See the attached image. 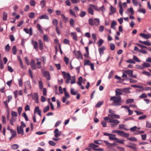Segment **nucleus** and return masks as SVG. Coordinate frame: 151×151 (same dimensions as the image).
<instances>
[{
  "instance_id": "obj_1",
  "label": "nucleus",
  "mask_w": 151,
  "mask_h": 151,
  "mask_svg": "<svg viewBox=\"0 0 151 151\" xmlns=\"http://www.w3.org/2000/svg\"><path fill=\"white\" fill-rule=\"evenodd\" d=\"M122 90L121 89H116L115 91L116 96H111L110 99V101H112V105L114 106H118L121 104V97L120 96L122 94Z\"/></svg>"
},
{
  "instance_id": "obj_2",
  "label": "nucleus",
  "mask_w": 151,
  "mask_h": 151,
  "mask_svg": "<svg viewBox=\"0 0 151 151\" xmlns=\"http://www.w3.org/2000/svg\"><path fill=\"white\" fill-rule=\"evenodd\" d=\"M104 119L105 120L108 121H107L108 122L111 123H112L110 124L111 127H114L116 126L120 123V122L119 120L111 119L108 117H104Z\"/></svg>"
},
{
  "instance_id": "obj_3",
  "label": "nucleus",
  "mask_w": 151,
  "mask_h": 151,
  "mask_svg": "<svg viewBox=\"0 0 151 151\" xmlns=\"http://www.w3.org/2000/svg\"><path fill=\"white\" fill-rule=\"evenodd\" d=\"M112 132L114 133H117L119 135L124 137H128L129 136V134L125 133L124 131H122L114 130L112 131Z\"/></svg>"
},
{
  "instance_id": "obj_4",
  "label": "nucleus",
  "mask_w": 151,
  "mask_h": 151,
  "mask_svg": "<svg viewBox=\"0 0 151 151\" xmlns=\"http://www.w3.org/2000/svg\"><path fill=\"white\" fill-rule=\"evenodd\" d=\"M62 75L64 78H66V83H69V81L71 79V76L70 74L68 73H66L65 71L62 72Z\"/></svg>"
},
{
  "instance_id": "obj_5",
  "label": "nucleus",
  "mask_w": 151,
  "mask_h": 151,
  "mask_svg": "<svg viewBox=\"0 0 151 151\" xmlns=\"http://www.w3.org/2000/svg\"><path fill=\"white\" fill-rule=\"evenodd\" d=\"M42 73L43 76L45 77L47 80H50L51 77L50 73L47 71H42Z\"/></svg>"
},
{
  "instance_id": "obj_6",
  "label": "nucleus",
  "mask_w": 151,
  "mask_h": 151,
  "mask_svg": "<svg viewBox=\"0 0 151 151\" xmlns=\"http://www.w3.org/2000/svg\"><path fill=\"white\" fill-rule=\"evenodd\" d=\"M32 98L33 100H34L35 102L38 103L39 102V97L38 94L37 93H34L32 96Z\"/></svg>"
},
{
  "instance_id": "obj_7",
  "label": "nucleus",
  "mask_w": 151,
  "mask_h": 151,
  "mask_svg": "<svg viewBox=\"0 0 151 151\" xmlns=\"http://www.w3.org/2000/svg\"><path fill=\"white\" fill-rule=\"evenodd\" d=\"M139 35L143 38L147 39L150 38L151 37V34H145L141 33Z\"/></svg>"
},
{
  "instance_id": "obj_8",
  "label": "nucleus",
  "mask_w": 151,
  "mask_h": 151,
  "mask_svg": "<svg viewBox=\"0 0 151 151\" xmlns=\"http://www.w3.org/2000/svg\"><path fill=\"white\" fill-rule=\"evenodd\" d=\"M8 100L7 101H6L4 102V105L6 107V108L8 109V106L7 104V102L9 103L12 99V96H7Z\"/></svg>"
},
{
  "instance_id": "obj_9",
  "label": "nucleus",
  "mask_w": 151,
  "mask_h": 151,
  "mask_svg": "<svg viewBox=\"0 0 151 151\" xmlns=\"http://www.w3.org/2000/svg\"><path fill=\"white\" fill-rule=\"evenodd\" d=\"M54 133H55V137H57L60 135L61 131H59L58 129H56L54 131Z\"/></svg>"
},
{
  "instance_id": "obj_10",
  "label": "nucleus",
  "mask_w": 151,
  "mask_h": 151,
  "mask_svg": "<svg viewBox=\"0 0 151 151\" xmlns=\"http://www.w3.org/2000/svg\"><path fill=\"white\" fill-rule=\"evenodd\" d=\"M129 144H131L130 145H126V146L127 147H129L131 148L133 150H136V145L135 144H133L131 142L129 143Z\"/></svg>"
},
{
  "instance_id": "obj_11",
  "label": "nucleus",
  "mask_w": 151,
  "mask_h": 151,
  "mask_svg": "<svg viewBox=\"0 0 151 151\" xmlns=\"http://www.w3.org/2000/svg\"><path fill=\"white\" fill-rule=\"evenodd\" d=\"M24 88L27 89L31 88V86L29 81H27L25 82Z\"/></svg>"
},
{
  "instance_id": "obj_12",
  "label": "nucleus",
  "mask_w": 151,
  "mask_h": 151,
  "mask_svg": "<svg viewBox=\"0 0 151 151\" xmlns=\"http://www.w3.org/2000/svg\"><path fill=\"white\" fill-rule=\"evenodd\" d=\"M75 54L76 55L78 59H83L82 55L81 52L80 51H77L76 53H75Z\"/></svg>"
},
{
  "instance_id": "obj_13",
  "label": "nucleus",
  "mask_w": 151,
  "mask_h": 151,
  "mask_svg": "<svg viewBox=\"0 0 151 151\" xmlns=\"http://www.w3.org/2000/svg\"><path fill=\"white\" fill-rule=\"evenodd\" d=\"M109 118L111 117V119H113V118H116V119H119V118L120 116L119 115H116V114H108V116Z\"/></svg>"
},
{
  "instance_id": "obj_14",
  "label": "nucleus",
  "mask_w": 151,
  "mask_h": 151,
  "mask_svg": "<svg viewBox=\"0 0 151 151\" xmlns=\"http://www.w3.org/2000/svg\"><path fill=\"white\" fill-rule=\"evenodd\" d=\"M24 31L26 32V33L29 34L30 36H31L32 34V30L31 28H30L29 29V32L27 28H24Z\"/></svg>"
},
{
  "instance_id": "obj_15",
  "label": "nucleus",
  "mask_w": 151,
  "mask_h": 151,
  "mask_svg": "<svg viewBox=\"0 0 151 151\" xmlns=\"http://www.w3.org/2000/svg\"><path fill=\"white\" fill-rule=\"evenodd\" d=\"M38 19H45L48 20L49 17L46 14H44L38 17Z\"/></svg>"
},
{
  "instance_id": "obj_16",
  "label": "nucleus",
  "mask_w": 151,
  "mask_h": 151,
  "mask_svg": "<svg viewBox=\"0 0 151 151\" xmlns=\"http://www.w3.org/2000/svg\"><path fill=\"white\" fill-rule=\"evenodd\" d=\"M39 43V46L40 49L42 50L43 49V45L42 41L41 40H38Z\"/></svg>"
},
{
  "instance_id": "obj_17",
  "label": "nucleus",
  "mask_w": 151,
  "mask_h": 151,
  "mask_svg": "<svg viewBox=\"0 0 151 151\" xmlns=\"http://www.w3.org/2000/svg\"><path fill=\"white\" fill-rule=\"evenodd\" d=\"M92 7L90 6V5H89V7L88 9V13L90 14L93 15L94 14V12L93 11V10L92 9Z\"/></svg>"
},
{
  "instance_id": "obj_18",
  "label": "nucleus",
  "mask_w": 151,
  "mask_h": 151,
  "mask_svg": "<svg viewBox=\"0 0 151 151\" xmlns=\"http://www.w3.org/2000/svg\"><path fill=\"white\" fill-rule=\"evenodd\" d=\"M32 44L33 45L34 48L36 50H38V44L36 41H33L32 40Z\"/></svg>"
},
{
  "instance_id": "obj_19",
  "label": "nucleus",
  "mask_w": 151,
  "mask_h": 151,
  "mask_svg": "<svg viewBox=\"0 0 151 151\" xmlns=\"http://www.w3.org/2000/svg\"><path fill=\"white\" fill-rule=\"evenodd\" d=\"M71 35L73 38L76 41H77L78 40L77 39V36L76 34V33L75 32H71Z\"/></svg>"
},
{
  "instance_id": "obj_20",
  "label": "nucleus",
  "mask_w": 151,
  "mask_h": 151,
  "mask_svg": "<svg viewBox=\"0 0 151 151\" xmlns=\"http://www.w3.org/2000/svg\"><path fill=\"white\" fill-rule=\"evenodd\" d=\"M124 73L126 74L129 75V77H130L131 76H132L133 71L132 70H127L125 71Z\"/></svg>"
},
{
  "instance_id": "obj_21",
  "label": "nucleus",
  "mask_w": 151,
  "mask_h": 151,
  "mask_svg": "<svg viewBox=\"0 0 151 151\" xmlns=\"http://www.w3.org/2000/svg\"><path fill=\"white\" fill-rule=\"evenodd\" d=\"M105 48L104 46H102L101 47L99 48V52L100 55L104 54V51L105 50Z\"/></svg>"
},
{
  "instance_id": "obj_22",
  "label": "nucleus",
  "mask_w": 151,
  "mask_h": 151,
  "mask_svg": "<svg viewBox=\"0 0 151 151\" xmlns=\"http://www.w3.org/2000/svg\"><path fill=\"white\" fill-rule=\"evenodd\" d=\"M89 146L90 147L93 148V150H94L95 149H96V148L99 147L98 145H95L93 143H91L89 145Z\"/></svg>"
},
{
  "instance_id": "obj_23",
  "label": "nucleus",
  "mask_w": 151,
  "mask_h": 151,
  "mask_svg": "<svg viewBox=\"0 0 151 151\" xmlns=\"http://www.w3.org/2000/svg\"><path fill=\"white\" fill-rule=\"evenodd\" d=\"M110 10L111 13H109V15H111L112 14L116 12V9L112 6H110Z\"/></svg>"
},
{
  "instance_id": "obj_24",
  "label": "nucleus",
  "mask_w": 151,
  "mask_h": 151,
  "mask_svg": "<svg viewBox=\"0 0 151 151\" xmlns=\"http://www.w3.org/2000/svg\"><path fill=\"white\" fill-rule=\"evenodd\" d=\"M119 13H120V14L122 16L123 13V9L121 2L119 3Z\"/></svg>"
},
{
  "instance_id": "obj_25",
  "label": "nucleus",
  "mask_w": 151,
  "mask_h": 151,
  "mask_svg": "<svg viewBox=\"0 0 151 151\" xmlns=\"http://www.w3.org/2000/svg\"><path fill=\"white\" fill-rule=\"evenodd\" d=\"M99 19L97 18L94 19V25L97 26L99 25Z\"/></svg>"
},
{
  "instance_id": "obj_26",
  "label": "nucleus",
  "mask_w": 151,
  "mask_h": 151,
  "mask_svg": "<svg viewBox=\"0 0 151 151\" xmlns=\"http://www.w3.org/2000/svg\"><path fill=\"white\" fill-rule=\"evenodd\" d=\"M37 27L40 33L42 34L43 31L41 28L40 25L39 24H37Z\"/></svg>"
},
{
  "instance_id": "obj_27",
  "label": "nucleus",
  "mask_w": 151,
  "mask_h": 151,
  "mask_svg": "<svg viewBox=\"0 0 151 151\" xmlns=\"http://www.w3.org/2000/svg\"><path fill=\"white\" fill-rule=\"evenodd\" d=\"M116 21H112L111 24V27L114 29H115V27L116 25Z\"/></svg>"
},
{
  "instance_id": "obj_28",
  "label": "nucleus",
  "mask_w": 151,
  "mask_h": 151,
  "mask_svg": "<svg viewBox=\"0 0 151 151\" xmlns=\"http://www.w3.org/2000/svg\"><path fill=\"white\" fill-rule=\"evenodd\" d=\"M139 42L142 44L144 45H146L147 46H150L151 45V44L149 42H147L146 41L143 42V41H142L141 40H139Z\"/></svg>"
},
{
  "instance_id": "obj_29",
  "label": "nucleus",
  "mask_w": 151,
  "mask_h": 151,
  "mask_svg": "<svg viewBox=\"0 0 151 151\" xmlns=\"http://www.w3.org/2000/svg\"><path fill=\"white\" fill-rule=\"evenodd\" d=\"M83 81V78L81 76L79 77L78 78V81L77 82V84L79 86H81V83Z\"/></svg>"
},
{
  "instance_id": "obj_30",
  "label": "nucleus",
  "mask_w": 151,
  "mask_h": 151,
  "mask_svg": "<svg viewBox=\"0 0 151 151\" xmlns=\"http://www.w3.org/2000/svg\"><path fill=\"white\" fill-rule=\"evenodd\" d=\"M86 14V12L85 11H81L79 14V16L81 17H84Z\"/></svg>"
},
{
  "instance_id": "obj_31",
  "label": "nucleus",
  "mask_w": 151,
  "mask_h": 151,
  "mask_svg": "<svg viewBox=\"0 0 151 151\" xmlns=\"http://www.w3.org/2000/svg\"><path fill=\"white\" fill-rule=\"evenodd\" d=\"M75 21L72 18H71L69 21V24L72 27H73L74 25Z\"/></svg>"
},
{
  "instance_id": "obj_32",
  "label": "nucleus",
  "mask_w": 151,
  "mask_h": 151,
  "mask_svg": "<svg viewBox=\"0 0 151 151\" xmlns=\"http://www.w3.org/2000/svg\"><path fill=\"white\" fill-rule=\"evenodd\" d=\"M10 132L12 134V137H13L14 138L15 137H16L17 134L16 133V132L15 131L13 130L12 129L10 130Z\"/></svg>"
},
{
  "instance_id": "obj_33",
  "label": "nucleus",
  "mask_w": 151,
  "mask_h": 151,
  "mask_svg": "<svg viewBox=\"0 0 151 151\" xmlns=\"http://www.w3.org/2000/svg\"><path fill=\"white\" fill-rule=\"evenodd\" d=\"M35 13L34 12H31L30 13L28 14V17L30 18H33L35 16Z\"/></svg>"
},
{
  "instance_id": "obj_34",
  "label": "nucleus",
  "mask_w": 151,
  "mask_h": 151,
  "mask_svg": "<svg viewBox=\"0 0 151 151\" xmlns=\"http://www.w3.org/2000/svg\"><path fill=\"white\" fill-rule=\"evenodd\" d=\"M7 14L5 12H4L3 14V19L4 21L7 19Z\"/></svg>"
},
{
  "instance_id": "obj_35",
  "label": "nucleus",
  "mask_w": 151,
  "mask_h": 151,
  "mask_svg": "<svg viewBox=\"0 0 151 151\" xmlns=\"http://www.w3.org/2000/svg\"><path fill=\"white\" fill-rule=\"evenodd\" d=\"M78 93L77 91H75L74 89L72 88L70 89V93L73 95H76Z\"/></svg>"
},
{
  "instance_id": "obj_36",
  "label": "nucleus",
  "mask_w": 151,
  "mask_h": 151,
  "mask_svg": "<svg viewBox=\"0 0 151 151\" xmlns=\"http://www.w3.org/2000/svg\"><path fill=\"white\" fill-rule=\"evenodd\" d=\"M142 65L144 67V68L145 67L147 68L150 67V64L146 62H144Z\"/></svg>"
},
{
  "instance_id": "obj_37",
  "label": "nucleus",
  "mask_w": 151,
  "mask_h": 151,
  "mask_svg": "<svg viewBox=\"0 0 151 151\" xmlns=\"http://www.w3.org/2000/svg\"><path fill=\"white\" fill-rule=\"evenodd\" d=\"M19 147V146L17 144H14L11 146V148L13 150H15L17 149Z\"/></svg>"
},
{
  "instance_id": "obj_38",
  "label": "nucleus",
  "mask_w": 151,
  "mask_h": 151,
  "mask_svg": "<svg viewBox=\"0 0 151 151\" xmlns=\"http://www.w3.org/2000/svg\"><path fill=\"white\" fill-rule=\"evenodd\" d=\"M104 42V40L101 39H99L97 44L99 47H100L102 45V44Z\"/></svg>"
},
{
  "instance_id": "obj_39",
  "label": "nucleus",
  "mask_w": 151,
  "mask_h": 151,
  "mask_svg": "<svg viewBox=\"0 0 151 151\" xmlns=\"http://www.w3.org/2000/svg\"><path fill=\"white\" fill-rule=\"evenodd\" d=\"M40 5L42 8H43L45 5V0H42L40 2Z\"/></svg>"
},
{
  "instance_id": "obj_40",
  "label": "nucleus",
  "mask_w": 151,
  "mask_h": 151,
  "mask_svg": "<svg viewBox=\"0 0 151 151\" xmlns=\"http://www.w3.org/2000/svg\"><path fill=\"white\" fill-rule=\"evenodd\" d=\"M12 51L13 54L15 55L17 53V49L16 46H14L12 48Z\"/></svg>"
},
{
  "instance_id": "obj_41",
  "label": "nucleus",
  "mask_w": 151,
  "mask_h": 151,
  "mask_svg": "<svg viewBox=\"0 0 151 151\" xmlns=\"http://www.w3.org/2000/svg\"><path fill=\"white\" fill-rule=\"evenodd\" d=\"M88 22L90 25L91 26H93L94 25V20H93L92 18H90L89 19Z\"/></svg>"
},
{
  "instance_id": "obj_42",
  "label": "nucleus",
  "mask_w": 151,
  "mask_h": 151,
  "mask_svg": "<svg viewBox=\"0 0 151 151\" xmlns=\"http://www.w3.org/2000/svg\"><path fill=\"white\" fill-rule=\"evenodd\" d=\"M21 133L22 135H24V130L22 126L19 127V134Z\"/></svg>"
},
{
  "instance_id": "obj_43",
  "label": "nucleus",
  "mask_w": 151,
  "mask_h": 151,
  "mask_svg": "<svg viewBox=\"0 0 151 151\" xmlns=\"http://www.w3.org/2000/svg\"><path fill=\"white\" fill-rule=\"evenodd\" d=\"M58 21L56 19H54L52 21V24L55 26H57L58 24Z\"/></svg>"
},
{
  "instance_id": "obj_44",
  "label": "nucleus",
  "mask_w": 151,
  "mask_h": 151,
  "mask_svg": "<svg viewBox=\"0 0 151 151\" xmlns=\"http://www.w3.org/2000/svg\"><path fill=\"white\" fill-rule=\"evenodd\" d=\"M110 50H114L115 49V45L113 43H111L110 45Z\"/></svg>"
},
{
  "instance_id": "obj_45",
  "label": "nucleus",
  "mask_w": 151,
  "mask_h": 151,
  "mask_svg": "<svg viewBox=\"0 0 151 151\" xmlns=\"http://www.w3.org/2000/svg\"><path fill=\"white\" fill-rule=\"evenodd\" d=\"M43 40L44 41L48 42H49V39L47 36V35H43Z\"/></svg>"
},
{
  "instance_id": "obj_46",
  "label": "nucleus",
  "mask_w": 151,
  "mask_h": 151,
  "mask_svg": "<svg viewBox=\"0 0 151 151\" xmlns=\"http://www.w3.org/2000/svg\"><path fill=\"white\" fill-rule=\"evenodd\" d=\"M104 103V102L102 101H100L99 102H98L97 103L96 105L95 106V107H99L101 105H102Z\"/></svg>"
},
{
  "instance_id": "obj_47",
  "label": "nucleus",
  "mask_w": 151,
  "mask_h": 151,
  "mask_svg": "<svg viewBox=\"0 0 151 151\" xmlns=\"http://www.w3.org/2000/svg\"><path fill=\"white\" fill-rule=\"evenodd\" d=\"M127 139L131 141H136L137 140V139L134 137H133L131 138H127Z\"/></svg>"
},
{
  "instance_id": "obj_48",
  "label": "nucleus",
  "mask_w": 151,
  "mask_h": 151,
  "mask_svg": "<svg viewBox=\"0 0 151 151\" xmlns=\"http://www.w3.org/2000/svg\"><path fill=\"white\" fill-rule=\"evenodd\" d=\"M50 109L49 106L48 105L45 107L43 109V111L44 113H46Z\"/></svg>"
},
{
  "instance_id": "obj_49",
  "label": "nucleus",
  "mask_w": 151,
  "mask_h": 151,
  "mask_svg": "<svg viewBox=\"0 0 151 151\" xmlns=\"http://www.w3.org/2000/svg\"><path fill=\"white\" fill-rule=\"evenodd\" d=\"M115 136H110L109 137V138L110 140H118V139L117 138L114 137Z\"/></svg>"
},
{
  "instance_id": "obj_50",
  "label": "nucleus",
  "mask_w": 151,
  "mask_h": 151,
  "mask_svg": "<svg viewBox=\"0 0 151 151\" xmlns=\"http://www.w3.org/2000/svg\"><path fill=\"white\" fill-rule=\"evenodd\" d=\"M69 12L70 14L73 16L74 17H77L76 15L75 14L74 12L71 9H70L69 10Z\"/></svg>"
},
{
  "instance_id": "obj_51",
  "label": "nucleus",
  "mask_w": 151,
  "mask_h": 151,
  "mask_svg": "<svg viewBox=\"0 0 151 151\" xmlns=\"http://www.w3.org/2000/svg\"><path fill=\"white\" fill-rule=\"evenodd\" d=\"M129 12H130L131 15H133L134 14V11L132 8L131 7L129 9H128L127 10Z\"/></svg>"
},
{
  "instance_id": "obj_52",
  "label": "nucleus",
  "mask_w": 151,
  "mask_h": 151,
  "mask_svg": "<svg viewBox=\"0 0 151 151\" xmlns=\"http://www.w3.org/2000/svg\"><path fill=\"white\" fill-rule=\"evenodd\" d=\"M94 143L99 145H101L102 143V142L101 140H95L94 141Z\"/></svg>"
},
{
  "instance_id": "obj_53",
  "label": "nucleus",
  "mask_w": 151,
  "mask_h": 151,
  "mask_svg": "<svg viewBox=\"0 0 151 151\" xmlns=\"http://www.w3.org/2000/svg\"><path fill=\"white\" fill-rule=\"evenodd\" d=\"M11 115L12 118H13V117L17 116V112L15 111H12L11 112Z\"/></svg>"
},
{
  "instance_id": "obj_54",
  "label": "nucleus",
  "mask_w": 151,
  "mask_h": 151,
  "mask_svg": "<svg viewBox=\"0 0 151 151\" xmlns=\"http://www.w3.org/2000/svg\"><path fill=\"white\" fill-rule=\"evenodd\" d=\"M19 63L20 64L22 68L24 69H25L26 68V66L23 65L22 61L20 58H19Z\"/></svg>"
},
{
  "instance_id": "obj_55",
  "label": "nucleus",
  "mask_w": 151,
  "mask_h": 151,
  "mask_svg": "<svg viewBox=\"0 0 151 151\" xmlns=\"http://www.w3.org/2000/svg\"><path fill=\"white\" fill-rule=\"evenodd\" d=\"M90 6L92 7L93 8H94L95 10L98 11H99L100 10L98 9L97 6H95L93 4H90Z\"/></svg>"
},
{
  "instance_id": "obj_56",
  "label": "nucleus",
  "mask_w": 151,
  "mask_h": 151,
  "mask_svg": "<svg viewBox=\"0 0 151 151\" xmlns=\"http://www.w3.org/2000/svg\"><path fill=\"white\" fill-rule=\"evenodd\" d=\"M122 91L124 92H125L126 93H130L129 91V89L128 88H125L123 89H122Z\"/></svg>"
},
{
  "instance_id": "obj_57",
  "label": "nucleus",
  "mask_w": 151,
  "mask_h": 151,
  "mask_svg": "<svg viewBox=\"0 0 151 151\" xmlns=\"http://www.w3.org/2000/svg\"><path fill=\"white\" fill-rule=\"evenodd\" d=\"M125 125L123 124H120L119 125V128L120 129H123L124 130H127V129L125 128Z\"/></svg>"
},
{
  "instance_id": "obj_58",
  "label": "nucleus",
  "mask_w": 151,
  "mask_h": 151,
  "mask_svg": "<svg viewBox=\"0 0 151 151\" xmlns=\"http://www.w3.org/2000/svg\"><path fill=\"white\" fill-rule=\"evenodd\" d=\"M147 97L146 94L145 93L142 94L139 96V98H146Z\"/></svg>"
},
{
  "instance_id": "obj_59",
  "label": "nucleus",
  "mask_w": 151,
  "mask_h": 151,
  "mask_svg": "<svg viewBox=\"0 0 151 151\" xmlns=\"http://www.w3.org/2000/svg\"><path fill=\"white\" fill-rule=\"evenodd\" d=\"M91 63V61L89 60H87L86 61H85L84 62V65H90V64Z\"/></svg>"
},
{
  "instance_id": "obj_60",
  "label": "nucleus",
  "mask_w": 151,
  "mask_h": 151,
  "mask_svg": "<svg viewBox=\"0 0 151 151\" xmlns=\"http://www.w3.org/2000/svg\"><path fill=\"white\" fill-rule=\"evenodd\" d=\"M138 12L139 13H142L143 14L146 13V10L145 9H140L138 10Z\"/></svg>"
},
{
  "instance_id": "obj_61",
  "label": "nucleus",
  "mask_w": 151,
  "mask_h": 151,
  "mask_svg": "<svg viewBox=\"0 0 151 151\" xmlns=\"http://www.w3.org/2000/svg\"><path fill=\"white\" fill-rule=\"evenodd\" d=\"M142 73L148 76H151V74L149 72H147L146 71H143L142 72Z\"/></svg>"
},
{
  "instance_id": "obj_62",
  "label": "nucleus",
  "mask_w": 151,
  "mask_h": 151,
  "mask_svg": "<svg viewBox=\"0 0 151 151\" xmlns=\"http://www.w3.org/2000/svg\"><path fill=\"white\" fill-rule=\"evenodd\" d=\"M132 1L134 6H137L138 3L137 0H132Z\"/></svg>"
},
{
  "instance_id": "obj_63",
  "label": "nucleus",
  "mask_w": 151,
  "mask_h": 151,
  "mask_svg": "<svg viewBox=\"0 0 151 151\" xmlns=\"http://www.w3.org/2000/svg\"><path fill=\"white\" fill-rule=\"evenodd\" d=\"M147 117V116L145 115L140 116L138 118V119L140 120H142L145 119Z\"/></svg>"
},
{
  "instance_id": "obj_64",
  "label": "nucleus",
  "mask_w": 151,
  "mask_h": 151,
  "mask_svg": "<svg viewBox=\"0 0 151 151\" xmlns=\"http://www.w3.org/2000/svg\"><path fill=\"white\" fill-rule=\"evenodd\" d=\"M133 60L138 62H140V60L135 55H134L133 57Z\"/></svg>"
}]
</instances>
